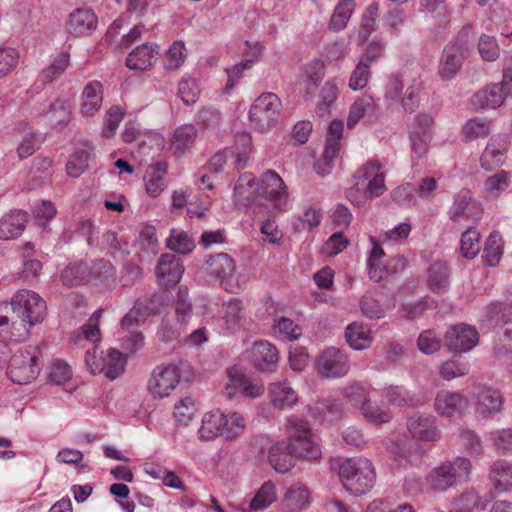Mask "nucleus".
Here are the masks:
<instances>
[{
	"label": "nucleus",
	"mask_w": 512,
	"mask_h": 512,
	"mask_svg": "<svg viewBox=\"0 0 512 512\" xmlns=\"http://www.w3.org/2000/svg\"><path fill=\"white\" fill-rule=\"evenodd\" d=\"M386 448L393 460L403 467L416 464L424 454L422 445L417 441L390 440Z\"/></svg>",
	"instance_id": "19"
},
{
	"label": "nucleus",
	"mask_w": 512,
	"mask_h": 512,
	"mask_svg": "<svg viewBox=\"0 0 512 512\" xmlns=\"http://www.w3.org/2000/svg\"><path fill=\"white\" fill-rule=\"evenodd\" d=\"M198 136L197 128L192 124H183L177 127L171 138V148L177 154L189 151Z\"/></svg>",
	"instance_id": "37"
},
{
	"label": "nucleus",
	"mask_w": 512,
	"mask_h": 512,
	"mask_svg": "<svg viewBox=\"0 0 512 512\" xmlns=\"http://www.w3.org/2000/svg\"><path fill=\"white\" fill-rule=\"evenodd\" d=\"M481 215V204L472 198L469 191H461L454 197L449 210V216L452 221L467 220L476 222L481 218Z\"/></svg>",
	"instance_id": "20"
},
{
	"label": "nucleus",
	"mask_w": 512,
	"mask_h": 512,
	"mask_svg": "<svg viewBox=\"0 0 512 512\" xmlns=\"http://www.w3.org/2000/svg\"><path fill=\"white\" fill-rule=\"evenodd\" d=\"M105 367L103 374L110 380L119 377L125 370L126 359L123 354L116 349H109L104 356Z\"/></svg>",
	"instance_id": "53"
},
{
	"label": "nucleus",
	"mask_w": 512,
	"mask_h": 512,
	"mask_svg": "<svg viewBox=\"0 0 512 512\" xmlns=\"http://www.w3.org/2000/svg\"><path fill=\"white\" fill-rule=\"evenodd\" d=\"M395 306V296L384 292L366 294L360 301L361 311L369 319H381Z\"/></svg>",
	"instance_id": "18"
},
{
	"label": "nucleus",
	"mask_w": 512,
	"mask_h": 512,
	"mask_svg": "<svg viewBox=\"0 0 512 512\" xmlns=\"http://www.w3.org/2000/svg\"><path fill=\"white\" fill-rule=\"evenodd\" d=\"M181 381V370L176 364H160L153 368L146 389L152 399L169 397Z\"/></svg>",
	"instance_id": "8"
},
{
	"label": "nucleus",
	"mask_w": 512,
	"mask_h": 512,
	"mask_svg": "<svg viewBox=\"0 0 512 512\" xmlns=\"http://www.w3.org/2000/svg\"><path fill=\"white\" fill-rule=\"evenodd\" d=\"M70 63V55L68 52H62L53 59L51 64L42 71V79L44 83H50L58 79L67 69Z\"/></svg>",
	"instance_id": "62"
},
{
	"label": "nucleus",
	"mask_w": 512,
	"mask_h": 512,
	"mask_svg": "<svg viewBox=\"0 0 512 512\" xmlns=\"http://www.w3.org/2000/svg\"><path fill=\"white\" fill-rule=\"evenodd\" d=\"M184 272L181 260L174 254H163L159 258L156 275L167 284H176L181 280Z\"/></svg>",
	"instance_id": "30"
},
{
	"label": "nucleus",
	"mask_w": 512,
	"mask_h": 512,
	"mask_svg": "<svg viewBox=\"0 0 512 512\" xmlns=\"http://www.w3.org/2000/svg\"><path fill=\"white\" fill-rule=\"evenodd\" d=\"M227 378L228 381L225 384L224 392L229 398H233L237 394L250 398H257L264 392L263 385L251 382L250 379L237 367L228 369Z\"/></svg>",
	"instance_id": "15"
},
{
	"label": "nucleus",
	"mask_w": 512,
	"mask_h": 512,
	"mask_svg": "<svg viewBox=\"0 0 512 512\" xmlns=\"http://www.w3.org/2000/svg\"><path fill=\"white\" fill-rule=\"evenodd\" d=\"M98 24V18L89 8H77L69 15L66 29L74 36H86L94 31Z\"/></svg>",
	"instance_id": "24"
},
{
	"label": "nucleus",
	"mask_w": 512,
	"mask_h": 512,
	"mask_svg": "<svg viewBox=\"0 0 512 512\" xmlns=\"http://www.w3.org/2000/svg\"><path fill=\"white\" fill-rule=\"evenodd\" d=\"M510 183L511 173L501 170L485 180L484 189L489 197H497L510 186Z\"/></svg>",
	"instance_id": "54"
},
{
	"label": "nucleus",
	"mask_w": 512,
	"mask_h": 512,
	"mask_svg": "<svg viewBox=\"0 0 512 512\" xmlns=\"http://www.w3.org/2000/svg\"><path fill=\"white\" fill-rule=\"evenodd\" d=\"M338 97V87L333 82H327L320 92L316 112L320 117H327Z\"/></svg>",
	"instance_id": "58"
},
{
	"label": "nucleus",
	"mask_w": 512,
	"mask_h": 512,
	"mask_svg": "<svg viewBox=\"0 0 512 512\" xmlns=\"http://www.w3.org/2000/svg\"><path fill=\"white\" fill-rule=\"evenodd\" d=\"M288 442L295 458L318 460L321 457V448L312 433L308 421L292 415L288 418Z\"/></svg>",
	"instance_id": "3"
},
{
	"label": "nucleus",
	"mask_w": 512,
	"mask_h": 512,
	"mask_svg": "<svg viewBox=\"0 0 512 512\" xmlns=\"http://www.w3.org/2000/svg\"><path fill=\"white\" fill-rule=\"evenodd\" d=\"M370 242L372 244V248L367 259L368 275L371 280L379 282L387 275L386 267L384 265L385 253L374 237L370 238Z\"/></svg>",
	"instance_id": "40"
},
{
	"label": "nucleus",
	"mask_w": 512,
	"mask_h": 512,
	"mask_svg": "<svg viewBox=\"0 0 512 512\" xmlns=\"http://www.w3.org/2000/svg\"><path fill=\"white\" fill-rule=\"evenodd\" d=\"M167 247L179 254H189L195 248L194 240L183 230L172 229L167 239Z\"/></svg>",
	"instance_id": "52"
},
{
	"label": "nucleus",
	"mask_w": 512,
	"mask_h": 512,
	"mask_svg": "<svg viewBox=\"0 0 512 512\" xmlns=\"http://www.w3.org/2000/svg\"><path fill=\"white\" fill-rule=\"evenodd\" d=\"M503 254V239L498 232H492L488 237L484 252L483 259L486 266H496Z\"/></svg>",
	"instance_id": "48"
},
{
	"label": "nucleus",
	"mask_w": 512,
	"mask_h": 512,
	"mask_svg": "<svg viewBox=\"0 0 512 512\" xmlns=\"http://www.w3.org/2000/svg\"><path fill=\"white\" fill-rule=\"evenodd\" d=\"M376 104L373 98L369 95H362L357 98L350 107L349 115L347 118L348 128L355 127L358 122L364 118H372L376 114Z\"/></svg>",
	"instance_id": "39"
},
{
	"label": "nucleus",
	"mask_w": 512,
	"mask_h": 512,
	"mask_svg": "<svg viewBox=\"0 0 512 512\" xmlns=\"http://www.w3.org/2000/svg\"><path fill=\"white\" fill-rule=\"evenodd\" d=\"M478 340L477 330L463 323L450 327L445 334V344L453 352H468L477 345Z\"/></svg>",
	"instance_id": "16"
},
{
	"label": "nucleus",
	"mask_w": 512,
	"mask_h": 512,
	"mask_svg": "<svg viewBox=\"0 0 512 512\" xmlns=\"http://www.w3.org/2000/svg\"><path fill=\"white\" fill-rule=\"evenodd\" d=\"M481 249L480 234L473 228H468L461 237L460 251L466 258H474Z\"/></svg>",
	"instance_id": "63"
},
{
	"label": "nucleus",
	"mask_w": 512,
	"mask_h": 512,
	"mask_svg": "<svg viewBox=\"0 0 512 512\" xmlns=\"http://www.w3.org/2000/svg\"><path fill=\"white\" fill-rule=\"evenodd\" d=\"M355 4L353 0H342L335 8L329 26L331 29L340 31L343 30L351 18Z\"/></svg>",
	"instance_id": "55"
},
{
	"label": "nucleus",
	"mask_w": 512,
	"mask_h": 512,
	"mask_svg": "<svg viewBox=\"0 0 512 512\" xmlns=\"http://www.w3.org/2000/svg\"><path fill=\"white\" fill-rule=\"evenodd\" d=\"M491 132V121L483 118L469 119L463 126V135L466 140L472 141L477 138H485Z\"/></svg>",
	"instance_id": "56"
},
{
	"label": "nucleus",
	"mask_w": 512,
	"mask_h": 512,
	"mask_svg": "<svg viewBox=\"0 0 512 512\" xmlns=\"http://www.w3.org/2000/svg\"><path fill=\"white\" fill-rule=\"evenodd\" d=\"M308 411L317 420L329 419L332 421L341 415L342 403L337 399H327L310 407Z\"/></svg>",
	"instance_id": "47"
},
{
	"label": "nucleus",
	"mask_w": 512,
	"mask_h": 512,
	"mask_svg": "<svg viewBox=\"0 0 512 512\" xmlns=\"http://www.w3.org/2000/svg\"><path fill=\"white\" fill-rule=\"evenodd\" d=\"M362 416L371 424L380 425L391 421L393 414L389 408L364 401L360 406Z\"/></svg>",
	"instance_id": "46"
},
{
	"label": "nucleus",
	"mask_w": 512,
	"mask_h": 512,
	"mask_svg": "<svg viewBox=\"0 0 512 512\" xmlns=\"http://www.w3.org/2000/svg\"><path fill=\"white\" fill-rule=\"evenodd\" d=\"M258 193L275 211L284 212L289 209L290 195L288 187L280 175L267 170L261 175Z\"/></svg>",
	"instance_id": "9"
},
{
	"label": "nucleus",
	"mask_w": 512,
	"mask_h": 512,
	"mask_svg": "<svg viewBox=\"0 0 512 512\" xmlns=\"http://www.w3.org/2000/svg\"><path fill=\"white\" fill-rule=\"evenodd\" d=\"M490 478L495 489L506 492L512 489V463L496 461L490 469Z\"/></svg>",
	"instance_id": "43"
},
{
	"label": "nucleus",
	"mask_w": 512,
	"mask_h": 512,
	"mask_svg": "<svg viewBox=\"0 0 512 512\" xmlns=\"http://www.w3.org/2000/svg\"><path fill=\"white\" fill-rule=\"evenodd\" d=\"M206 273L229 293H240L248 283V276L236 268L235 260L226 253L211 256L205 264Z\"/></svg>",
	"instance_id": "2"
},
{
	"label": "nucleus",
	"mask_w": 512,
	"mask_h": 512,
	"mask_svg": "<svg viewBox=\"0 0 512 512\" xmlns=\"http://www.w3.org/2000/svg\"><path fill=\"white\" fill-rule=\"evenodd\" d=\"M11 308L29 328L42 323L47 312L44 299L38 293L27 289L15 293L11 299Z\"/></svg>",
	"instance_id": "6"
},
{
	"label": "nucleus",
	"mask_w": 512,
	"mask_h": 512,
	"mask_svg": "<svg viewBox=\"0 0 512 512\" xmlns=\"http://www.w3.org/2000/svg\"><path fill=\"white\" fill-rule=\"evenodd\" d=\"M507 149L506 137L499 135L491 137L480 158L482 168L490 171L502 166L506 161Z\"/></svg>",
	"instance_id": "26"
},
{
	"label": "nucleus",
	"mask_w": 512,
	"mask_h": 512,
	"mask_svg": "<svg viewBox=\"0 0 512 512\" xmlns=\"http://www.w3.org/2000/svg\"><path fill=\"white\" fill-rule=\"evenodd\" d=\"M252 356L255 366L261 371L271 370L279 359L276 347L265 340L254 343Z\"/></svg>",
	"instance_id": "34"
},
{
	"label": "nucleus",
	"mask_w": 512,
	"mask_h": 512,
	"mask_svg": "<svg viewBox=\"0 0 512 512\" xmlns=\"http://www.w3.org/2000/svg\"><path fill=\"white\" fill-rule=\"evenodd\" d=\"M28 215L22 210H11L0 218V239L12 240L25 229Z\"/></svg>",
	"instance_id": "29"
},
{
	"label": "nucleus",
	"mask_w": 512,
	"mask_h": 512,
	"mask_svg": "<svg viewBox=\"0 0 512 512\" xmlns=\"http://www.w3.org/2000/svg\"><path fill=\"white\" fill-rule=\"evenodd\" d=\"M510 93H512V76L504 73L503 80L499 84L489 85L475 93L472 97V104L480 109H495L501 106Z\"/></svg>",
	"instance_id": "13"
},
{
	"label": "nucleus",
	"mask_w": 512,
	"mask_h": 512,
	"mask_svg": "<svg viewBox=\"0 0 512 512\" xmlns=\"http://www.w3.org/2000/svg\"><path fill=\"white\" fill-rule=\"evenodd\" d=\"M271 404L279 409L290 408L298 402V394L286 380L273 382L268 389Z\"/></svg>",
	"instance_id": "31"
},
{
	"label": "nucleus",
	"mask_w": 512,
	"mask_h": 512,
	"mask_svg": "<svg viewBox=\"0 0 512 512\" xmlns=\"http://www.w3.org/2000/svg\"><path fill=\"white\" fill-rule=\"evenodd\" d=\"M467 405V397L456 391L441 390L434 400L435 411L447 418L461 416Z\"/></svg>",
	"instance_id": "22"
},
{
	"label": "nucleus",
	"mask_w": 512,
	"mask_h": 512,
	"mask_svg": "<svg viewBox=\"0 0 512 512\" xmlns=\"http://www.w3.org/2000/svg\"><path fill=\"white\" fill-rule=\"evenodd\" d=\"M167 164L157 162L149 165L144 175V183L147 193L152 197L159 196L167 187Z\"/></svg>",
	"instance_id": "33"
},
{
	"label": "nucleus",
	"mask_w": 512,
	"mask_h": 512,
	"mask_svg": "<svg viewBox=\"0 0 512 512\" xmlns=\"http://www.w3.org/2000/svg\"><path fill=\"white\" fill-rule=\"evenodd\" d=\"M200 95V88L196 79L185 75L178 84V96L185 105L194 104Z\"/></svg>",
	"instance_id": "61"
},
{
	"label": "nucleus",
	"mask_w": 512,
	"mask_h": 512,
	"mask_svg": "<svg viewBox=\"0 0 512 512\" xmlns=\"http://www.w3.org/2000/svg\"><path fill=\"white\" fill-rule=\"evenodd\" d=\"M310 491L302 483L292 484L284 494L283 507L289 512L301 511L310 504Z\"/></svg>",
	"instance_id": "35"
},
{
	"label": "nucleus",
	"mask_w": 512,
	"mask_h": 512,
	"mask_svg": "<svg viewBox=\"0 0 512 512\" xmlns=\"http://www.w3.org/2000/svg\"><path fill=\"white\" fill-rule=\"evenodd\" d=\"M277 500L276 486L271 481L265 482L250 502L253 511L264 510Z\"/></svg>",
	"instance_id": "50"
},
{
	"label": "nucleus",
	"mask_w": 512,
	"mask_h": 512,
	"mask_svg": "<svg viewBox=\"0 0 512 512\" xmlns=\"http://www.w3.org/2000/svg\"><path fill=\"white\" fill-rule=\"evenodd\" d=\"M245 323L246 313L241 299L233 297L223 303V315L220 319L221 333L235 334L244 328Z\"/></svg>",
	"instance_id": "17"
},
{
	"label": "nucleus",
	"mask_w": 512,
	"mask_h": 512,
	"mask_svg": "<svg viewBox=\"0 0 512 512\" xmlns=\"http://www.w3.org/2000/svg\"><path fill=\"white\" fill-rule=\"evenodd\" d=\"M347 343L355 350H364L372 343L370 328L360 322L349 324L345 330Z\"/></svg>",
	"instance_id": "41"
},
{
	"label": "nucleus",
	"mask_w": 512,
	"mask_h": 512,
	"mask_svg": "<svg viewBox=\"0 0 512 512\" xmlns=\"http://www.w3.org/2000/svg\"><path fill=\"white\" fill-rule=\"evenodd\" d=\"M348 356L340 349L330 347L325 349L315 361V369L325 378L344 377L349 371Z\"/></svg>",
	"instance_id": "12"
},
{
	"label": "nucleus",
	"mask_w": 512,
	"mask_h": 512,
	"mask_svg": "<svg viewBox=\"0 0 512 512\" xmlns=\"http://www.w3.org/2000/svg\"><path fill=\"white\" fill-rule=\"evenodd\" d=\"M355 186L369 199L377 198L386 191L385 173L377 161L362 165L354 175Z\"/></svg>",
	"instance_id": "10"
},
{
	"label": "nucleus",
	"mask_w": 512,
	"mask_h": 512,
	"mask_svg": "<svg viewBox=\"0 0 512 512\" xmlns=\"http://www.w3.org/2000/svg\"><path fill=\"white\" fill-rule=\"evenodd\" d=\"M273 329L279 338L287 341L297 340L302 334L301 327L287 317L275 319Z\"/></svg>",
	"instance_id": "60"
},
{
	"label": "nucleus",
	"mask_w": 512,
	"mask_h": 512,
	"mask_svg": "<svg viewBox=\"0 0 512 512\" xmlns=\"http://www.w3.org/2000/svg\"><path fill=\"white\" fill-rule=\"evenodd\" d=\"M378 10L379 6L375 3L369 5L366 9L358 32L359 44H364L368 40L371 33L375 31L377 26L376 20L378 16Z\"/></svg>",
	"instance_id": "59"
},
{
	"label": "nucleus",
	"mask_w": 512,
	"mask_h": 512,
	"mask_svg": "<svg viewBox=\"0 0 512 512\" xmlns=\"http://www.w3.org/2000/svg\"><path fill=\"white\" fill-rule=\"evenodd\" d=\"M406 427L413 439L425 442H436L441 439L436 417L431 414L416 412L409 415Z\"/></svg>",
	"instance_id": "14"
},
{
	"label": "nucleus",
	"mask_w": 512,
	"mask_h": 512,
	"mask_svg": "<svg viewBox=\"0 0 512 512\" xmlns=\"http://www.w3.org/2000/svg\"><path fill=\"white\" fill-rule=\"evenodd\" d=\"M294 457L288 441L273 444L268 452L269 463L278 473H286L292 469L295 465Z\"/></svg>",
	"instance_id": "32"
},
{
	"label": "nucleus",
	"mask_w": 512,
	"mask_h": 512,
	"mask_svg": "<svg viewBox=\"0 0 512 512\" xmlns=\"http://www.w3.org/2000/svg\"><path fill=\"white\" fill-rule=\"evenodd\" d=\"M157 55L158 46L156 44H142L128 54L126 65L129 69L146 71L156 63Z\"/></svg>",
	"instance_id": "28"
},
{
	"label": "nucleus",
	"mask_w": 512,
	"mask_h": 512,
	"mask_svg": "<svg viewBox=\"0 0 512 512\" xmlns=\"http://www.w3.org/2000/svg\"><path fill=\"white\" fill-rule=\"evenodd\" d=\"M41 357V350L37 346H29L14 353L7 368L10 380L23 385L36 379L42 367Z\"/></svg>",
	"instance_id": "4"
},
{
	"label": "nucleus",
	"mask_w": 512,
	"mask_h": 512,
	"mask_svg": "<svg viewBox=\"0 0 512 512\" xmlns=\"http://www.w3.org/2000/svg\"><path fill=\"white\" fill-rule=\"evenodd\" d=\"M504 398L500 391L484 388L476 396V412L484 419H491L500 413Z\"/></svg>",
	"instance_id": "27"
},
{
	"label": "nucleus",
	"mask_w": 512,
	"mask_h": 512,
	"mask_svg": "<svg viewBox=\"0 0 512 512\" xmlns=\"http://www.w3.org/2000/svg\"><path fill=\"white\" fill-rule=\"evenodd\" d=\"M103 85L94 80L87 83L81 93L80 114L85 118L94 117L103 103Z\"/></svg>",
	"instance_id": "25"
},
{
	"label": "nucleus",
	"mask_w": 512,
	"mask_h": 512,
	"mask_svg": "<svg viewBox=\"0 0 512 512\" xmlns=\"http://www.w3.org/2000/svg\"><path fill=\"white\" fill-rule=\"evenodd\" d=\"M223 421H226L225 413L219 409L205 413L198 430L199 437L203 440H212L222 436Z\"/></svg>",
	"instance_id": "38"
},
{
	"label": "nucleus",
	"mask_w": 512,
	"mask_h": 512,
	"mask_svg": "<svg viewBox=\"0 0 512 512\" xmlns=\"http://www.w3.org/2000/svg\"><path fill=\"white\" fill-rule=\"evenodd\" d=\"M281 108V100L276 94L272 92L261 94L249 109L248 117L251 126L260 132L269 131L277 125Z\"/></svg>",
	"instance_id": "5"
},
{
	"label": "nucleus",
	"mask_w": 512,
	"mask_h": 512,
	"mask_svg": "<svg viewBox=\"0 0 512 512\" xmlns=\"http://www.w3.org/2000/svg\"><path fill=\"white\" fill-rule=\"evenodd\" d=\"M225 420L222 425V437L234 439L242 435L246 429V418L239 412L225 413Z\"/></svg>",
	"instance_id": "51"
},
{
	"label": "nucleus",
	"mask_w": 512,
	"mask_h": 512,
	"mask_svg": "<svg viewBox=\"0 0 512 512\" xmlns=\"http://www.w3.org/2000/svg\"><path fill=\"white\" fill-rule=\"evenodd\" d=\"M339 478L350 494L363 495L371 490L376 480L372 462L363 457L343 460L339 465Z\"/></svg>",
	"instance_id": "1"
},
{
	"label": "nucleus",
	"mask_w": 512,
	"mask_h": 512,
	"mask_svg": "<svg viewBox=\"0 0 512 512\" xmlns=\"http://www.w3.org/2000/svg\"><path fill=\"white\" fill-rule=\"evenodd\" d=\"M464 48L454 42L445 46L438 65V74L443 81L455 78L462 67L464 60Z\"/></svg>",
	"instance_id": "21"
},
{
	"label": "nucleus",
	"mask_w": 512,
	"mask_h": 512,
	"mask_svg": "<svg viewBox=\"0 0 512 512\" xmlns=\"http://www.w3.org/2000/svg\"><path fill=\"white\" fill-rule=\"evenodd\" d=\"M470 371L469 362L461 359H450L441 364L439 375L445 381L465 376Z\"/></svg>",
	"instance_id": "57"
},
{
	"label": "nucleus",
	"mask_w": 512,
	"mask_h": 512,
	"mask_svg": "<svg viewBox=\"0 0 512 512\" xmlns=\"http://www.w3.org/2000/svg\"><path fill=\"white\" fill-rule=\"evenodd\" d=\"M252 149V138L248 133H242L236 136L233 150H225L214 154L209 162L208 168L213 173H219L227 162L229 155L235 157L237 169H243L246 166Z\"/></svg>",
	"instance_id": "11"
},
{
	"label": "nucleus",
	"mask_w": 512,
	"mask_h": 512,
	"mask_svg": "<svg viewBox=\"0 0 512 512\" xmlns=\"http://www.w3.org/2000/svg\"><path fill=\"white\" fill-rule=\"evenodd\" d=\"M344 131V123L342 120H333L327 131L325 147L323 151V162L326 169L319 171V174H326L329 172L334 160L337 158L341 150V140Z\"/></svg>",
	"instance_id": "23"
},
{
	"label": "nucleus",
	"mask_w": 512,
	"mask_h": 512,
	"mask_svg": "<svg viewBox=\"0 0 512 512\" xmlns=\"http://www.w3.org/2000/svg\"><path fill=\"white\" fill-rule=\"evenodd\" d=\"M484 508L477 493L466 492L452 502L450 512H472L474 509Z\"/></svg>",
	"instance_id": "64"
},
{
	"label": "nucleus",
	"mask_w": 512,
	"mask_h": 512,
	"mask_svg": "<svg viewBox=\"0 0 512 512\" xmlns=\"http://www.w3.org/2000/svg\"><path fill=\"white\" fill-rule=\"evenodd\" d=\"M255 177L252 174L245 173L241 175L234 187V196L237 205L248 206L256 199Z\"/></svg>",
	"instance_id": "42"
},
{
	"label": "nucleus",
	"mask_w": 512,
	"mask_h": 512,
	"mask_svg": "<svg viewBox=\"0 0 512 512\" xmlns=\"http://www.w3.org/2000/svg\"><path fill=\"white\" fill-rule=\"evenodd\" d=\"M429 289L436 294H444L450 287V269L445 262L433 263L427 275Z\"/></svg>",
	"instance_id": "36"
},
{
	"label": "nucleus",
	"mask_w": 512,
	"mask_h": 512,
	"mask_svg": "<svg viewBox=\"0 0 512 512\" xmlns=\"http://www.w3.org/2000/svg\"><path fill=\"white\" fill-rule=\"evenodd\" d=\"M471 462L464 457H456L436 467L427 477V481L435 491H445L457 481L466 480L471 472Z\"/></svg>",
	"instance_id": "7"
},
{
	"label": "nucleus",
	"mask_w": 512,
	"mask_h": 512,
	"mask_svg": "<svg viewBox=\"0 0 512 512\" xmlns=\"http://www.w3.org/2000/svg\"><path fill=\"white\" fill-rule=\"evenodd\" d=\"M92 148L85 147L77 149L66 165L67 174L70 177H79L87 168L91 158Z\"/></svg>",
	"instance_id": "49"
},
{
	"label": "nucleus",
	"mask_w": 512,
	"mask_h": 512,
	"mask_svg": "<svg viewBox=\"0 0 512 512\" xmlns=\"http://www.w3.org/2000/svg\"><path fill=\"white\" fill-rule=\"evenodd\" d=\"M381 395L394 406H417L421 404L420 399L411 394L403 386L390 385L384 387Z\"/></svg>",
	"instance_id": "44"
},
{
	"label": "nucleus",
	"mask_w": 512,
	"mask_h": 512,
	"mask_svg": "<svg viewBox=\"0 0 512 512\" xmlns=\"http://www.w3.org/2000/svg\"><path fill=\"white\" fill-rule=\"evenodd\" d=\"M90 279L89 267L83 262L67 266L61 273V281L66 286H78Z\"/></svg>",
	"instance_id": "45"
}]
</instances>
